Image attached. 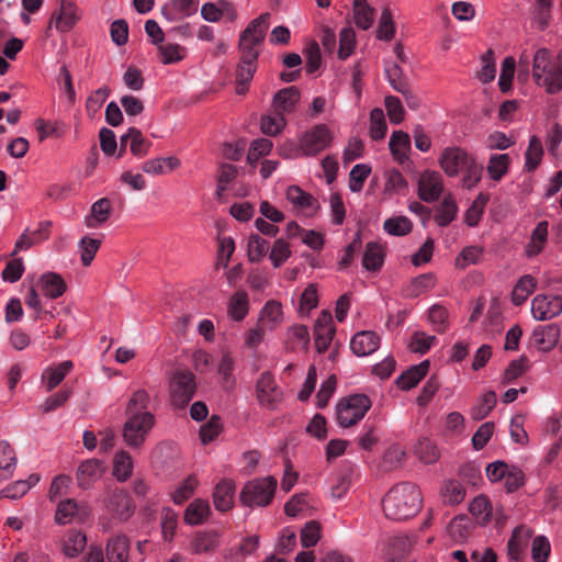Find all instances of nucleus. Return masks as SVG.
<instances>
[{
	"instance_id": "obj_1",
	"label": "nucleus",
	"mask_w": 562,
	"mask_h": 562,
	"mask_svg": "<svg viewBox=\"0 0 562 562\" xmlns=\"http://www.w3.org/2000/svg\"><path fill=\"white\" fill-rule=\"evenodd\" d=\"M269 12L261 13L239 34L237 44L239 58L235 69L237 94H245L248 91L258 68V58L269 27Z\"/></svg>"
},
{
	"instance_id": "obj_2",
	"label": "nucleus",
	"mask_w": 562,
	"mask_h": 562,
	"mask_svg": "<svg viewBox=\"0 0 562 562\" xmlns=\"http://www.w3.org/2000/svg\"><path fill=\"white\" fill-rule=\"evenodd\" d=\"M149 402V394L143 389L133 392L127 402L122 436L131 448H139L155 425V416L148 412Z\"/></svg>"
},
{
	"instance_id": "obj_3",
	"label": "nucleus",
	"mask_w": 562,
	"mask_h": 562,
	"mask_svg": "<svg viewBox=\"0 0 562 562\" xmlns=\"http://www.w3.org/2000/svg\"><path fill=\"white\" fill-rule=\"evenodd\" d=\"M422 493L419 488L403 482L393 486L382 501L384 514L394 520H405L414 517L422 508Z\"/></svg>"
},
{
	"instance_id": "obj_4",
	"label": "nucleus",
	"mask_w": 562,
	"mask_h": 562,
	"mask_svg": "<svg viewBox=\"0 0 562 562\" xmlns=\"http://www.w3.org/2000/svg\"><path fill=\"white\" fill-rule=\"evenodd\" d=\"M438 162L447 176H481L483 165L464 148L459 146L446 147Z\"/></svg>"
},
{
	"instance_id": "obj_5",
	"label": "nucleus",
	"mask_w": 562,
	"mask_h": 562,
	"mask_svg": "<svg viewBox=\"0 0 562 562\" xmlns=\"http://www.w3.org/2000/svg\"><path fill=\"white\" fill-rule=\"evenodd\" d=\"M273 476L255 479L245 484L240 492V502L245 506H267L271 503L277 488Z\"/></svg>"
},
{
	"instance_id": "obj_6",
	"label": "nucleus",
	"mask_w": 562,
	"mask_h": 562,
	"mask_svg": "<svg viewBox=\"0 0 562 562\" xmlns=\"http://www.w3.org/2000/svg\"><path fill=\"white\" fill-rule=\"evenodd\" d=\"M371 407L370 398L364 394H353L341 398L336 407L339 426L350 427L359 423Z\"/></svg>"
},
{
	"instance_id": "obj_7",
	"label": "nucleus",
	"mask_w": 562,
	"mask_h": 562,
	"mask_svg": "<svg viewBox=\"0 0 562 562\" xmlns=\"http://www.w3.org/2000/svg\"><path fill=\"white\" fill-rule=\"evenodd\" d=\"M331 139L333 136L328 126L326 124H317L303 135L300 145L291 143L288 146L293 148L295 156H310L316 155L328 147Z\"/></svg>"
},
{
	"instance_id": "obj_8",
	"label": "nucleus",
	"mask_w": 562,
	"mask_h": 562,
	"mask_svg": "<svg viewBox=\"0 0 562 562\" xmlns=\"http://www.w3.org/2000/svg\"><path fill=\"white\" fill-rule=\"evenodd\" d=\"M196 391L194 374L189 370H177L170 382V397L175 407L184 408Z\"/></svg>"
},
{
	"instance_id": "obj_9",
	"label": "nucleus",
	"mask_w": 562,
	"mask_h": 562,
	"mask_svg": "<svg viewBox=\"0 0 562 562\" xmlns=\"http://www.w3.org/2000/svg\"><path fill=\"white\" fill-rule=\"evenodd\" d=\"M104 506L114 518L127 520L135 510V505L128 493L122 488L115 487L108 491L104 499Z\"/></svg>"
},
{
	"instance_id": "obj_10",
	"label": "nucleus",
	"mask_w": 562,
	"mask_h": 562,
	"mask_svg": "<svg viewBox=\"0 0 562 562\" xmlns=\"http://www.w3.org/2000/svg\"><path fill=\"white\" fill-rule=\"evenodd\" d=\"M282 391L270 372L261 373L256 384V396L259 404L268 409H276L282 401Z\"/></svg>"
},
{
	"instance_id": "obj_11",
	"label": "nucleus",
	"mask_w": 562,
	"mask_h": 562,
	"mask_svg": "<svg viewBox=\"0 0 562 562\" xmlns=\"http://www.w3.org/2000/svg\"><path fill=\"white\" fill-rule=\"evenodd\" d=\"M385 72L391 87L403 95L407 106L412 110L419 109L420 99L413 91L408 79L404 76L403 69L397 64H394Z\"/></svg>"
},
{
	"instance_id": "obj_12",
	"label": "nucleus",
	"mask_w": 562,
	"mask_h": 562,
	"mask_svg": "<svg viewBox=\"0 0 562 562\" xmlns=\"http://www.w3.org/2000/svg\"><path fill=\"white\" fill-rule=\"evenodd\" d=\"M562 313V296L538 294L531 302V314L537 321H548Z\"/></svg>"
},
{
	"instance_id": "obj_13",
	"label": "nucleus",
	"mask_w": 562,
	"mask_h": 562,
	"mask_svg": "<svg viewBox=\"0 0 562 562\" xmlns=\"http://www.w3.org/2000/svg\"><path fill=\"white\" fill-rule=\"evenodd\" d=\"M78 20L77 5L72 0H61L59 11H55L52 14L46 32L52 29L53 23L57 31L63 33L69 32Z\"/></svg>"
},
{
	"instance_id": "obj_14",
	"label": "nucleus",
	"mask_w": 562,
	"mask_h": 562,
	"mask_svg": "<svg viewBox=\"0 0 562 562\" xmlns=\"http://www.w3.org/2000/svg\"><path fill=\"white\" fill-rule=\"evenodd\" d=\"M555 67V58L553 59L551 53L547 48H539L532 59V77L539 87L544 88L546 77L553 75Z\"/></svg>"
},
{
	"instance_id": "obj_15",
	"label": "nucleus",
	"mask_w": 562,
	"mask_h": 562,
	"mask_svg": "<svg viewBox=\"0 0 562 562\" xmlns=\"http://www.w3.org/2000/svg\"><path fill=\"white\" fill-rule=\"evenodd\" d=\"M301 91L297 87L291 86L279 90L272 98L271 108L277 114L284 116L295 111L300 102Z\"/></svg>"
},
{
	"instance_id": "obj_16",
	"label": "nucleus",
	"mask_w": 562,
	"mask_h": 562,
	"mask_svg": "<svg viewBox=\"0 0 562 562\" xmlns=\"http://www.w3.org/2000/svg\"><path fill=\"white\" fill-rule=\"evenodd\" d=\"M560 327L557 324L536 326L531 339L538 349L542 351L552 350L559 342Z\"/></svg>"
},
{
	"instance_id": "obj_17",
	"label": "nucleus",
	"mask_w": 562,
	"mask_h": 562,
	"mask_svg": "<svg viewBox=\"0 0 562 562\" xmlns=\"http://www.w3.org/2000/svg\"><path fill=\"white\" fill-rule=\"evenodd\" d=\"M379 346L380 337L371 330L357 333L350 341V349L358 357H364L373 353Z\"/></svg>"
},
{
	"instance_id": "obj_18",
	"label": "nucleus",
	"mask_w": 562,
	"mask_h": 562,
	"mask_svg": "<svg viewBox=\"0 0 562 562\" xmlns=\"http://www.w3.org/2000/svg\"><path fill=\"white\" fill-rule=\"evenodd\" d=\"M103 463L98 459L83 461L77 470V481L81 488L90 487L103 473Z\"/></svg>"
},
{
	"instance_id": "obj_19",
	"label": "nucleus",
	"mask_w": 562,
	"mask_h": 562,
	"mask_svg": "<svg viewBox=\"0 0 562 562\" xmlns=\"http://www.w3.org/2000/svg\"><path fill=\"white\" fill-rule=\"evenodd\" d=\"M74 368L70 360L63 361L54 367L46 368L42 373V381L47 392L54 390Z\"/></svg>"
},
{
	"instance_id": "obj_20",
	"label": "nucleus",
	"mask_w": 562,
	"mask_h": 562,
	"mask_svg": "<svg viewBox=\"0 0 562 562\" xmlns=\"http://www.w3.org/2000/svg\"><path fill=\"white\" fill-rule=\"evenodd\" d=\"M429 366V361L425 360L419 364L411 367L396 379L397 386L405 391L415 387L428 373Z\"/></svg>"
},
{
	"instance_id": "obj_21",
	"label": "nucleus",
	"mask_w": 562,
	"mask_h": 562,
	"mask_svg": "<svg viewBox=\"0 0 562 562\" xmlns=\"http://www.w3.org/2000/svg\"><path fill=\"white\" fill-rule=\"evenodd\" d=\"M109 562H126L130 553V540L124 535L112 537L105 548Z\"/></svg>"
},
{
	"instance_id": "obj_22",
	"label": "nucleus",
	"mask_w": 562,
	"mask_h": 562,
	"mask_svg": "<svg viewBox=\"0 0 562 562\" xmlns=\"http://www.w3.org/2000/svg\"><path fill=\"white\" fill-rule=\"evenodd\" d=\"M352 14L357 27L367 31L373 25L375 9L368 3V0H353Z\"/></svg>"
},
{
	"instance_id": "obj_23",
	"label": "nucleus",
	"mask_w": 562,
	"mask_h": 562,
	"mask_svg": "<svg viewBox=\"0 0 562 562\" xmlns=\"http://www.w3.org/2000/svg\"><path fill=\"white\" fill-rule=\"evenodd\" d=\"M235 485L231 480L220 482L213 493V502L215 508L221 512H226L233 506Z\"/></svg>"
},
{
	"instance_id": "obj_24",
	"label": "nucleus",
	"mask_w": 562,
	"mask_h": 562,
	"mask_svg": "<svg viewBox=\"0 0 562 562\" xmlns=\"http://www.w3.org/2000/svg\"><path fill=\"white\" fill-rule=\"evenodd\" d=\"M234 369V357L231 352H224L217 364V373L221 376V384L225 391H232L236 385Z\"/></svg>"
},
{
	"instance_id": "obj_25",
	"label": "nucleus",
	"mask_w": 562,
	"mask_h": 562,
	"mask_svg": "<svg viewBox=\"0 0 562 562\" xmlns=\"http://www.w3.org/2000/svg\"><path fill=\"white\" fill-rule=\"evenodd\" d=\"M389 146L394 159L400 164H404L406 160H409L406 154L411 149V138L406 132H393Z\"/></svg>"
},
{
	"instance_id": "obj_26",
	"label": "nucleus",
	"mask_w": 562,
	"mask_h": 562,
	"mask_svg": "<svg viewBox=\"0 0 562 562\" xmlns=\"http://www.w3.org/2000/svg\"><path fill=\"white\" fill-rule=\"evenodd\" d=\"M411 541L406 536H396L389 539L384 557L387 562H400L409 551Z\"/></svg>"
},
{
	"instance_id": "obj_27",
	"label": "nucleus",
	"mask_w": 562,
	"mask_h": 562,
	"mask_svg": "<svg viewBox=\"0 0 562 562\" xmlns=\"http://www.w3.org/2000/svg\"><path fill=\"white\" fill-rule=\"evenodd\" d=\"M286 199L293 205L303 210H308L311 213L317 211L319 207L317 200L312 194L303 191L296 186H291L288 188Z\"/></svg>"
},
{
	"instance_id": "obj_28",
	"label": "nucleus",
	"mask_w": 562,
	"mask_h": 562,
	"mask_svg": "<svg viewBox=\"0 0 562 562\" xmlns=\"http://www.w3.org/2000/svg\"><path fill=\"white\" fill-rule=\"evenodd\" d=\"M40 284L44 295L50 299H57L66 291L64 279L55 272L44 273L41 277Z\"/></svg>"
},
{
	"instance_id": "obj_29",
	"label": "nucleus",
	"mask_w": 562,
	"mask_h": 562,
	"mask_svg": "<svg viewBox=\"0 0 562 562\" xmlns=\"http://www.w3.org/2000/svg\"><path fill=\"white\" fill-rule=\"evenodd\" d=\"M15 464L16 454L14 449L8 441H0V482L12 476Z\"/></svg>"
},
{
	"instance_id": "obj_30",
	"label": "nucleus",
	"mask_w": 562,
	"mask_h": 562,
	"mask_svg": "<svg viewBox=\"0 0 562 562\" xmlns=\"http://www.w3.org/2000/svg\"><path fill=\"white\" fill-rule=\"evenodd\" d=\"M111 209L108 198L99 199L92 204L90 215L86 217V225L90 228L98 227L109 218Z\"/></svg>"
},
{
	"instance_id": "obj_31",
	"label": "nucleus",
	"mask_w": 562,
	"mask_h": 562,
	"mask_svg": "<svg viewBox=\"0 0 562 562\" xmlns=\"http://www.w3.org/2000/svg\"><path fill=\"white\" fill-rule=\"evenodd\" d=\"M543 157V146L541 139L533 135L529 139L528 148L525 153V171L531 173L539 167Z\"/></svg>"
},
{
	"instance_id": "obj_32",
	"label": "nucleus",
	"mask_w": 562,
	"mask_h": 562,
	"mask_svg": "<svg viewBox=\"0 0 562 562\" xmlns=\"http://www.w3.org/2000/svg\"><path fill=\"white\" fill-rule=\"evenodd\" d=\"M548 239V222L541 221L537 224L531 233L530 241L526 247V255L528 257H535L539 255Z\"/></svg>"
},
{
	"instance_id": "obj_33",
	"label": "nucleus",
	"mask_w": 562,
	"mask_h": 562,
	"mask_svg": "<svg viewBox=\"0 0 562 562\" xmlns=\"http://www.w3.org/2000/svg\"><path fill=\"white\" fill-rule=\"evenodd\" d=\"M181 160L176 156L156 158L144 164L143 170L146 173H170L178 170Z\"/></svg>"
},
{
	"instance_id": "obj_34",
	"label": "nucleus",
	"mask_w": 562,
	"mask_h": 562,
	"mask_svg": "<svg viewBox=\"0 0 562 562\" xmlns=\"http://www.w3.org/2000/svg\"><path fill=\"white\" fill-rule=\"evenodd\" d=\"M384 261V250L379 243L370 241L366 246L362 266L369 271H378Z\"/></svg>"
},
{
	"instance_id": "obj_35",
	"label": "nucleus",
	"mask_w": 562,
	"mask_h": 562,
	"mask_svg": "<svg viewBox=\"0 0 562 562\" xmlns=\"http://www.w3.org/2000/svg\"><path fill=\"white\" fill-rule=\"evenodd\" d=\"M418 196L425 202L437 200L442 191L443 186L440 178H418Z\"/></svg>"
},
{
	"instance_id": "obj_36",
	"label": "nucleus",
	"mask_w": 562,
	"mask_h": 562,
	"mask_svg": "<svg viewBox=\"0 0 562 562\" xmlns=\"http://www.w3.org/2000/svg\"><path fill=\"white\" fill-rule=\"evenodd\" d=\"M458 205L451 194L443 196L442 202L437 206L435 221L441 226H448L457 216Z\"/></svg>"
},
{
	"instance_id": "obj_37",
	"label": "nucleus",
	"mask_w": 562,
	"mask_h": 562,
	"mask_svg": "<svg viewBox=\"0 0 562 562\" xmlns=\"http://www.w3.org/2000/svg\"><path fill=\"white\" fill-rule=\"evenodd\" d=\"M87 544V538L80 530H70L63 542V552L69 558L79 555Z\"/></svg>"
},
{
	"instance_id": "obj_38",
	"label": "nucleus",
	"mask_w": 562,
	"mask_h": 562,
	"mask_svg": "<svg viewBox=\"0 0 562 562\" xmlns=\"http://www.w3.org/2000/svg\"><path fill=\"white\" fill-rule=\"evenodd\" d=\"M395 31L393 13L390 7L386 5L381 11L375 36L380 41L391 42L394 38Z\"/></svg>"
},
{
	"instance_id": "obj_39",
	"label": "nucleus",
	"mask_w": 562,
	"mask_h": 562,
	"mask_svg": "<svg viewBox=\"0 0 562 562\" xmlns=\"http://www.w3.org/2000/svg\"><path fill=\"white\" fill-rule=\"evenodd\" d=\"M356 472V467L351 463L345 465L337 477V483L331 487V497L334 499H341L350 486L352 485L353 474Z\"/></svg>"
},
{
	"instance_id": "obj_40",
	"label": "nucleus",
	"mask_w": 562,
	"mask_h": 562,
	"mask_svg": "<svg viewBox=\"0 0 562 562\" xmlns=\"http://www.w3.org/2000/svg\"><path fill=\"white\" fill-rule=\"evenodd\" d=\"M228 315L236 322L243 321L249 311L248 295L245 291H237L228 302Z\"/></svg>"
},
{
	"instance_id": "obj_41",
	"label": "nucleus",
	"mask_w": 562,
	"mask_h": 562,
	"mask_svg": "<svg viewBox=\"0 0 562 562\" xmlns=\"http://www.w3.org/2000/svg\"><path fill=\"white\" fill-rule=\"evenodd\" d=\"M133 472V460L127 451H119L113 460V475L120 482H126Z\"/></svg>"
},
{
	"instance_id": "obj_42",
	"label": "nucleus",
	"mask_w": 562,
	"mask_h": 562,
	"mask_svg": "<svg viewBox=\"0 0 562 562\" xmlns=\"http://www.w3.org/2000/svg\"><path fill=\"white\" fill-rule=\"evenodd\" d=\"M537 282L530 274L521 277L512 292V302L519 306L535 291Z\"/></svg>"
},
{
	"instance_id": "obj_43",
	"label": "nucleus",
	"mask_w": 562,
	"mask_h": 562,
	"mask_svg": "<svg viewBox=\"0 0 562 562\" xmlns=\"http://www.w3.org/2000/svg\"><path fill=\"white\" fill-rule=\"evenodd\" d=\"M282 319V306L277 301H268L260 313L259 322L262 327L274 328Z\"/></svg>"
},
{
	"instance_id": "obj_44",
	"label": "nucleus",
	"mask_w": 562,
	"mask_h": 562,
	"mask_svg": "<svg viewBox=\"0 0 562 562\" xmlns=\"http://www.w3.org/2000/svg\"><path fill=\"white\" fill-rule=\"evenodd\" d=\"M209 514V503L203 499H195L187 507L184 520L189 525H199L206 519Z\"/></svg>"
},
{
	"instance_id": "obj_45",
	"label": "nucleus",
	"mask_w": 562,
	"mask_h": 562,
	"mask_svg": "<svg viewBox=\"0 0 562 562\" xmlns=\"http://www.w3.org/2000/svg\"><path fill=\"white\" fill-rule=\"evenodd\" d=\"M469 509L480 525H485L491 520L493 509L486 496H476L471 502Z\"/></svg>"
},
{
	"instance_id": "obj_46",
	"label": "nucleus",
	"mask_w": 562,
	"mask_h": 562,
	"mask_svg": "<svg viewBox=\"0 0 562 562\" xmlns=\"http://www.w3.org/2000/svg\"><path fill=\"white\" fill-rule=\"evenodd\" d=\"M38 481L40 476L37 474H31L26 480L15 481L1 491L2 497L12 499L19 498L26 494L32 486L38 483Z\"/></svg>"
},
{
	"instance_id": "obj_47",
	"label": "nucleus",
	"mask_w": 562,
	"mask_h": 562,
	"mask_svg": "<svg viewBox=\"0 0 562 562\" xmlns=\"http://www.w3.org/2000/svg\"><path fill=\"white\" fill-rule=\"evenodd\" d=\"M286 125L285 117L273 112L261 116L260 130L265 135L276 136Z\"/></svg>"
},
{
	"instance_id": "obj_48",
	"label": "nucleus",
	"mask_w": 562,
	"mask_h": 562,
	"mask_svg": "<svg viewBox=\"0 0 562 562\" xmlns=\"http://www.w3.org/2000/svg\"><path fill=\"white\" fill-rule=\"evenodd\" d=\"M111 90L109 87L103 86L94 90L86 101V111L90 119H93L95 114L101 110L105 100L110 95Z\"/></svg>"
},
{
	"instance_id": "obj_49",
	"label": "nucleus",
	"mask_w": 562,
	"mask_h": 562,
	"mask_svg": "<svg viewBox=\"0 0 562 562\" xmlns=\"http://www.w3.org/2000/svg\"><path fill=\"white\" fill-rule=\"evenodd\" d=\"M487 201L488 195L480 193L472 202L471 206L467 210L464 215V222L468 226L474 227L479 224Z\"/></svg>"
},
{
	"instance_id": "obj_50",
	"label": "nucleus",
	"mask_w": 562,
	"mask_h": 562,
	"mask_svg": "<svg viewBox=\"0 0 562 562\" xmlns=\"http://www.w3.org/2000/svg\"><path fill=\"white\" fill-rule=\"evenodd\" d=\"M235 178H218V184L216 189V196L218 201H224L227 195L244 196L247 194V189L243 186H238L234 181Z\"/></svg>"
},
{
	"instance_id": "obj_51",
	"label": "nucleus",
	"mask_w": 562,
	"mask_h": 562,
	"mask_svg": "<svg viewBox=\"0 0 562 562\" xmlns=\"http://www.w3.org/2000/svg\"><path fill=\"white\" fill-rule=\"evenodd\" d=\"M269 250V243L258 234H252L248 238V259L251 262H259Z\"/></svg>"
},
{
	"instance_id": "obj_52",
	"label": "nucleus",
	"mask_w": 562,
	"mask_h": 562,
	"mask_svg": "<svg viewBox=\"0 0 562 562\" xmlns=\"http://www.w3.org/2000/svg\"><path fill=\"white\" fill-rule=\"evenodd\" d=\"M356 47V33L351 26L344 27L339 34V49L338 58L341 60L347 59L355 50Z\"/></svg>"
},
{
	"instance_id": "obj_53",
	"label": "nucleus",
	"mask_w": 562,
	"mask_h": 562,
	"mask_svg": "<svg viewBox=\"0 0 562 562\" xmlns=\"http://www.w3.org/2000/svg\"><path fill=\"white\" fill-rule=\"evenodd\" d=\"M386 122L381 109L375 108L370 112V137L373 140H381L386 134Z\"/></svg>"
},
{
	"instance_id": "obj_54",
	"label": "nucleus",
	"mask_w": 562,
	"mask_h": 562,
	"mask_svg": "<svg viewBox=\"0 0 562 562\" xmlns=\"http://www.w3.org/2000/svg\"><path fill=\"white\" fill-rule=\"evenodd\" d=\"M496 405V393L494 391H487L483 394L479 404L471 409V416L474 420L484 419Z\"/></svg>"
},
{
	"instance_id": "obj_55",
	"label": "nucleus",
	"mask_w": 562,
	"mask_h": 562,
	"mask_svg": "<svg viewBox=\"0 0 562 562\" xmlns=\"http://www.w3.org/2000/svg\"><path fill=\"white\" fill-rule=\"evenodd\" d=\"M441 496L443 503L449 505H457L463 501L465 491L460 482L451 480L445 484L441 491Z\"/></svg>"
},
{
	"instance_id": "obj_56",
	"label": "nucleus",
	"mask_w": 562,
	"mask_h": 562,
	"mask_svg": "<svg viewBox=\"0 0 562 562\" xmlns=\"http://www.w3.org/2000/svg\"><path fill=\"white\" fill-rule=\"evenodd\" d=\"M483 248L479 246H467L456 259L459 269H465L469 265H477L483 257Z\"/></svg>"
},
{
	"instance_id": "obj_57",
	"label": "nucleus",
	"mask_w": 562,
	"mask_h": 562,
	"mask_svg": "<svg viewBox=\"0 0 562 562\" xmlns=\"http://www.w3.org/2000/svg\"><path fill=\"white\" fill-rule=\"evenodd\" d=\"M304 55L306 58L305 70L307 74H314L322 66V54L319 45L316 41H311L304 48Z\"/></svg>"
},
{
	"instance_id": "obj_58",
	"label": "nucleus",
	"mask_w": 562,
	"mask_h": 562,
	"mask_svg": "<svg viewBox=\"0 0 562 562\" xmlns=\"http://www.w3.org/2000/svg\"><path fill=\"white\" fill-rule=\"evenodd\" d=\"M516 61L512 56L506 57L502 63V70L498 80L499 90L507 93L512 90L513 78L515 75Z\"/></svg>"
},
{
	"instance_id": "obj_59",
	"label": "nucleus",
	"mask_w": 562,
	"mask_h": 562,
	"mask_svg": "<svg viewBox=\"0 0 562 562\" xmlns=\"http://www.w3.org/2000/svg\"><path fill=\"white\" fill-rule=\"evenodd\" d=\"M79 513V505L75 499L67 498L58 504L55 520L59 525H66Z\"/></svg>"
},
{
	"instance_id": "obj_60",
	"label": "nucleus",
	"mask_w": 562,
	"mask_h": 562,
	"mask_svg": "<svg viewBox=\"0 0 562 562\" xmlns=\"http://www.w3.org/2000/svg\"><path fill=\"white\" fill-rule=\"evenodd\" d=\"M544 90L549 94H555L562 90V52L555 57L553 75L544 79Z\"/></svg>"
},
{
	"instance_id": "obj_61",
	"label": "nucleus",
	"mask_w": 562,
	"mask_h": 562,
	"mask_svg": "<svg viewBox=\"0 0 562 562\" xmlns=\"http://www.w3.org/2000/svg\"><path fill=\"white\" fill-rule=\"evenodd\" d=\"M510 165L508 154H494L490 157L486 170L488 176H505Z\"/></svg>"
},
{
	"instance_id": "obj_62",
	"label": "nucleus",
	"mask_w": 562,
	"mask_h": 562,
	"mask_svg": "<svg viewBox=\"0 0 562 562\" xmlns=\"http://www.w3.org/2000/svg\"><path fill=\"white\" fill-rule=\"evenodd\" d=\"M529 369V360L526 356H521L517 360L510 361L503 375V383H512L521 376Z\"/></svg>"
},
{
	"instance_id": "obj_63",
	"label": "nucleus",
	"mask_w": 562,
	"mask_h": 562,
	"mask_svg": "<svg viewBox=\"0 0 562 562\" xmlns=\"http://www.w3.org/2000/svg\"><path fill=\"white\" fill-rule=\"evenodd\" d=\"M482 68L477 71V78L481 82L487 83L495 78L496 68L493 49H487L482 56Z\"/></svg>"
},
{
	"instance_id": "obj_64",
	"label": "nucleus",
	"mask_w": 562,
	"mask_h": 562,
	"mask_svg": "<svg viewBox=\"0 0 562 562\" xmlns=\"http://www.w3.org/2000/svg\"><path fill=\"white\" fill-rule=\"evenodd\" d=\"M384 229L394 236H404L412 231V223L405 216L389 218L383 224Z\"/></svg>"
}]
</instances>
